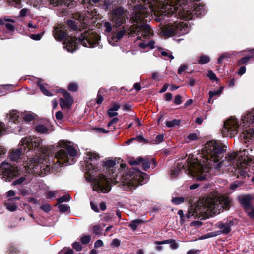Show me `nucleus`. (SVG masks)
<instances>
[{
    "mask_svg": "<svg viewBox=\"0 0 254 254\" xmlns=\"http://www.w3.org/2000/svg\"><path fill=\"white\" fill-rule=\"evenodd\" d=\"M99 154L96 152H86L85 178L92 181V187L98 192L107 193L111 190L110 183L120 181L123 189L127 191L134 190L138 185L146 183L148 175L139 170L131 168L126 169V165L120 164L121 170L117 173L113 168L114 161L109 160L105 162L100 160Z\"/></svg>",
    "mask_w": 254,
    "mask_h": 254,
    "instance_id": "obj_1",
    "label": "nucleus"
},
{
    "mask_svg": "<svg viewBox=\"0 0 254 254\" xmlns=\"http://www.w3.org/2000/svg\"><path fill=\"white\" fill-rule=\"evenodd\" d=\"M29 150H34L40 155L38 164L34 167L32 173H38L37 168L39 167L41 171L48 172L51 167L58 168L62 165H68L75 162L77 150L70 145V142L60 141L57 144L50 146H43L42 140L38 137L29 136L23 138L20 141V148L13 150L9 157L13 161H17L21 155Z\"/></svg>",
    "mask_w": 254,
    "mask_h": 254,
    "instance_id": "obj_2",
    "label": "nucleus"
},
{
    "mask_svg": "<svg viewBox=\"0 0 254 254\" xmlns=\"http://www.w3.org/2000/svg\"><path fill=\"white\" fill-rule=\"evenodd\" d=\"M226 147L220 141L211 140L207 142L202 148L201 153L194 159V163H196L197 166L201 167L203 170L202 175L198 177L201 181L206 179L209 176L210 169L214 167L219 169L224 164L221 160L224 156V152Z\"/></svg>",
    "mask_w": 254,
    "mask_h": 254,
    "instance_id": "obj_3",
    "label": "nucleus"
},
{
    "mask_svg": "<svg viewBox=\"0 0 254 254\" xmlns=\"http://www.w3.org/2000/svg\"><path fill=\"white\" fill-rule=\"evenodd\" d=\"M66 31L67 28L64 25H59L54 28L53 34L56 40H65V45L64 47L68 52H73L75 51L78 43L87 47L92 48L97 46L100 48L102 47V46L100 45L99 35L92 31H85L78 39L71 36L67 37Z\"/></svg>",
    "mask_w": 254,
    "mask_h": 254,
    "instance_id": "obj_4",
    "label": "nucleus"
},
{
    "mask_svg": "<svg viewBox=\"0 0 254 254\" xmlns=\"http://www.w3.org/2000/svg\"><path fill=\"white\" fill-rule=\"evenodd\" d=\"M230 200L227 196H210L200 200L195 206L197 214L206 216L219 213L223 209L229 208Z\"/></svg>",
    "mask_w": 254,
    "mask_h": 254,
    "instance_id": "obj_5",
    "label": "nucleus"
},
{
    "mask_svg": "<svg viewBox=\"0 0 254 254\" xmlns=\"http://www.w3.org/2000/svg\"><path fill=\"white\" fill-rule=\"evenodd\" d=\"M249 150L243 149L236 153L228 154L225 157V161L235 169L234 173L238 178H245L249 176L248 166L254 163L253 156L249 153Z\"/></svg>",
    "mask_w": 254,
    "mask_h": 254,
    "instance_id": "obj_6",
    "label": "nucleus"
},
{
    "mask_svg": "<svg viewBox=\"0 0 254 254\" xmlns=\"http://www.w3.org/2000/svg\"><path fill=\"white\" fill-rule=\"evenodd\" d=\"M196 158H190V156L188 159V161H185V163L181 162L178 164L176 167H174L170 170V175L171 178H175L178 176L182 170H184L186 173L191 174L193 176H196L197 180L198 177L203 175V170L201 167L197 166L196 163H193V160Z\"/></svg>",
    "mask_w": 254,
    "mask_h": 254,
    "instance_id": "obj_7",
    "label": "nucleus"
},
{
    "mask_svg": "<svg viewBox=\"0 0 254 254\" xmlns=\"http://www.w3.org/2000/svg\"><path fill=\"white\" fill-rule=\"evenodd\" d=\"M190 27L187 22L178 20L169 22L160 27V33L165 37L184 35L188 33Z\"/></svg>",
    "mask_w": 254,
    "mask_h": 254,
    "instance_id": "obj_8",
    "label": "nucleus"
},
{
    "mask_svg": "<svg viewBox=\"0 0 254 254\" xmlns=\"http://www.w3.org/2000/svg\"><path fill=\"white\" fill-rule=\"evenodd\" d=\"M239 124L237 120L231 117L227 120L224 123V127L222 130V135L224 137H234L238 132Z\"/></svg>",
    "mask_w": 254,
    "mask_h": 254,
    "instance_id": "obj_9",
    "label": "nucleus"
},
{
    "mask_svg": "<svg viewBox=\"0 0 254 254\" xmlns=\"http://www.w3.org/2000/svg\"><path fill=\"white\" fill-rule=\"evenodd\" d=\"M19 174L17 167L12 166L5 162L0 165V176L5 181H10L11 179Z\"/></svg>",
    "mask_w": 254,
    "mask_h": 254,
    "instance_id": "obj_10",
    "label": "nucleus"
},
{
    "mask_svg": "<svg viewBox=\"0 0 254 254\" xmlns=\"http://www.w3.org/2000/svg\"><path fill=\"white\" fill-rule=\"evenodd\" d=\"M126 15L124 9L121 7L113 10L111 14V19L117 27L122 26L125 22Z\"/></svg>",
    "mask_w": 254,
    "mask_h": 254,
    "instance_id": "obj_11",
    "label": "nucleus"
},
{
    "mask_svg": "<svg viewBox=\"0 0 254 254\" xmlns=\"http://www.w3.org/2000/svg\"><path fill=\"white\" fill-rule=\"evenodd\" d=\"M122 29H116V31L114 30L113 33H110L108 35V40L109 43L112 46L116 45L118 41L121 39L124 34L126 33L127 28L125 26H123Z\"/></svg>",
    "mask_w": 254,
    "mask_h": 254,
    "instance_id": "obj_12",
    "label": "nucleus"
},
{
    "mask_svg": "<svg viewBox=\"0 0 254 254\" xmlns=\"http://www.w3.org/2000/svg\"><path fill=\"white\" fill-rule=\"evenodd\" d=\"M129 162L131 166L142 164L143 169L147 170L150 167L151 164L154 162V161L153 159L148 157H138L136 159H130Z\"/></svg>",
    "mask_w": 254,
    "mask_h": 254,
    "instance_id": "obj_13",
    "label": "nucleus"
},
{
    "mask_svg": "<svg viewBox=\"0 0 254 254\" xmlns=\"http://www.w3.org/2000/svg\"><path fill=\"white\" fill-rule=\"evenodd\" d=\"M20 113L16 110H10L6 115L5 121L8 124H18L20 121Z\"/></svg>",
    "mask_w": 254,
    "mask_h": 254,
    "instance_id": "obj_14",
    "label": "nucleus"
},
{
    "mask_svg": "<svg viewBox=\"0 0 254 254\" xmlns=\"http://www.w3.org/2000/svg\"><path fill=\"white\" fill-rule=\"evenodd\" d=\"M63 95L64 99H60V105L62 109L69 108L73 103V99L66 91H63Z\"/></svg>",
    "mask_w": 254,
    "mask_h": 254,
    "instance_id": "obj_15",
    "label": "nucleus"
},
{
    "mask_svg": "<svg viewBox=\"0 0 254 254\" xmlns=\"http://www.w3.org/2000/svg\"><path fill=\"white\" fill-rule=\"evenodd\" d=\"M242 121L243 127H250V124L254 123V109L247 113L242 117Z\"/></svg>",
    "mask_w": 254,
    "mask_h": 254,
    "instance_id": "obj_16",
    "label": "nucleus"
},
{
    "mask_svg": "<svg viewBox=\"0 0 254 254\" xmlns=\"http://www.w3.org/2000/svg\"><path fill=\"white\" fill-rule=\"evenodd\" d=\"M253 197L251 194H247L242 197L240 199V203L243 206L245 211H248L252 207V201Z\"/></svg>",
    "mask_w": 254,
    "mask_h": 254,
    "instance_id": "obj_17",
    "label": "nucleus"
},
{
    "mask_svg": "<svg viewBox=\"0 0 254 254\" xmlns=\"http://www.w3.org/2000/svg\"><path fill=\"white\" fill-rule=\"evenodd\" d=\"M240 136L244 139V142L249 141L254 136V128L244 130Z\"/></svg>",
    "mask_w": 254,
    "mask_h": 254,
    "instance_id": "obj_18",
    "label": "nucleus"
},
{
    "mask_svg": "<svg viewBox=\"0 0 254 254\" xmlns=\"http://www.w3.org/2000/svg\"><path fill=\"white\" fill-rule=\"evenodd\" d=\"M37 84L41 90V91L45 95L48 96H52L53 95L52 93L49 92L47 88L48 87V85L47 84L44 83L43 82V80L41 79H39L37 81Z\"/></svg>",
    "mask_w": 254,
    "mask_h": 254,
    "instance_id": "obj_19",
    "label": "nucleus"
},
{
    "mask_svg": "<svg viewBox=\"0 0 254 254\" xmlns=\"http://www.w3.org/2000/svg\"><path fill=\"white\" fill-rule=\"evenodd\" d=\"M216 226L221 230L222 233L228 234L231 231L230 225L228 223L218 222L216 224Z\"/></svg>",
    "mask_w": 254,
    "mask_h": 254,
    "instance_id": "obj_20",
    "label": "nucleus"
},
{
    "mask_svg": "<svg viewBox=\"0 0 254 254\" xmlns=\"http://www.w3.org/2000/svg\"><path fill=\"white\" fill-rule=\"evenodd\" d=\"M144 223V221L141 219H135L132 220L128 225V226L133 231H134L136 230L138 225H141Z\"/></svg>",
    "mask_w": 254,
    "mask_h": 254,
    "instance_id": "obj_21",
    "label": "nucleus"
},
{
    "mask_svg": "<svg viewBox=\"0 0 254 254\" xmlns=\"http://www.w3.org/2000/svg\"><path fill=\"white\" fill-rule=\"evenodd\" d=\"M35 130L40 133H46L49 131L48 128L44 125L40 124L35 127Z\"/></svg>",
    "mask_w": 254,
    "mask_h": 254,
    "instance_id": "obj_22",
    "label": "nucleus"
},
{
    "mask_svg": "<svg viewBox=\"0 0 254 254\" xmlns=\"http://www.w3.org/2000/svg\"><path fill=\"white\" fill-rule=\"evenodd\" d=\"M26 16H30V18H32L33 15L31 14L30 10L26 8H24L22 9L19 14V17L23 18Z\"/></svg>",
    "mask_w": 254,
    "mask_h": 254,
    "instance_id": "obj_23",
    "label": "nucleus"
},
{
    "mask_svg": "<svg viewBox=\"0 0 254 254\" xmlns=\"http://www.w3.org/2000/svg\"><path fill=\"white\" fill-rule=\"evenodd\" d=\"M180 124V121L177 119H174L172 121H167L166 122V125L168 127H174L176 126H179Z\"/></svg>",
    "mask_w": 254,
    "mask_h": 254,
    "instance_id": "obj_24",
    "label": "nucleus"
},
{
    "mask_svg": "<svg viewBox=\"0 0 254 254\" xmlns=\"http://www.w3.org/2000/svg\"><path fill=\"white\" fill-rule=\"evenodd\" d=\"M6 208L10 211H14L16 210V205L12 202V199H9L8 201L5 204Z\"/></svg>",
    "mask_w": 254,
    "mask_h": 254,
    "instance_id": "obj_25",
    "label": "nucleus"
},
{
    "mask_svg": "<svg viewBox=\"0 0 254 254\" xmlns=\"http://www.w3.org/2000/svg\"><path fill=\"white\" fill-rule=\"evenodd\" d=\"M223 88L221 87V88L216 91H210L209 92V99L208 100V102L211 103V99L216 95L219 96L220 94L221 93Z\"/></svg>",
    "mask_w": 254,
    "mask_h": 254,
    "instance_id": "obj_26",
    "label": "nucleus"
},
{
    "mask_svg": "<svg viewBox=\"0 0 254 254\" xmlns=\"http://www.w3.org/2000/svg\"><path fill=\"white\" fill-rule=\"evenodd\" d=\"M161 55L164 57L166 60H168L169 58L171 59H174V57L172 54V53L169 50H164L161 52Z\"/></svg>",
    "mask_w": 254,
    "mask_h": 254,
    "instance_id": "obj_27",
    "label": "nucleus"
},
{
    "mask_svg": "<svg viewBox=\"0 0 254 254\" xmlns=\"http://www.w3.org/2000/svg\"><path fill=\"white\" fill-rule=\"evenodd\" d=\"M67 24L68 25V26L73 30H76L78 29V26L77 25V23H76L75 21L69 20L67 22Z\"/></svg>",
    "mask_w": 254,
    "mask_h": 254,
    "instance_id": "obj_28",
    "label": "nucleus"
},
{
    "mask_svg": "<svg viewBox=\"0 0 254 254\" xmlns=\"http://www.w3.org/2000/svg\"><path fill=\"white\" fill-rule=\"evenodd\" d=\"M91 237L90 235H83L81 237L80 241L83 244H87L91 240Z\"/></svg>",
    "mask_w": 254,
    "mask_h": 254,
    "instance_id": "obj_29",
    "label": "nucleus"
},
{
    "mask_svg": "<svg viewBox=\"0 0 254 254\" xmlns=\"http://www.w3.org/2000/svg\"><path fill=\"white\" fill-rule=\"evenodd\" d=\"M185 199L183 197H175L173 198L172 199V202L176 205L181 204L183 203Z\"/></svg>",
    "mask_w": 254,
    "mask_h": 254,
    "instance_id": "obj_30",
    "label": "nucleus"
},
{
    "mask_svg": "<svg viewBox=\"0 0 254 254\" xmlns=\"http://www.w3.org/2000/svg\"><path fill=\"white\" fill-rule=\"evenodd\" d=\"M57 192V190H49L46 194V197L47 199H52L55 197Z\"/></svg>",
    "mask_w": 254,
    "mask_h": 254,
    "instance_id": "obj_31",
    "label": "nucleus"
},
{
    "mask_svg": "<svg viewBox=\"0 0 254 254\" xmlns=\"http://www.w3.org/2000/svg\"><path fill=\"white\" fill-rule=\"evenodd\" d=\"M210 59L208 56L203 55L200 57L199 60V63L200 64H205L209 62Z\"/></svg>",
    "mask_w": 254,
    "mask_h": 254,
    "instance_id": "obj_32",
    "label": "nucleus"
},
{
    "mask_svg": "<svg viewBox=\"0 0 254 254\" xmlns=\"http://www.w3.org/2000/svg\"><path fill=\"white\" fill-rule=\"evenodd\" d=\"M70 198L71 197L69 195L66 194L59 198L58 199V202L59 203H60L63 202L68 201L70 200Z\"/></svg>",
    "mask_w": 254,
    "mask_h": 254,
    "instance_id": "obj_33",
    "label": "nucleus"
},
{
    "mask_svg": "<svg viewBox=\"0 0 254 254\" xmlns=\"http://www.w3.org/2000/svg\"><path fill=\"white\" fill-rule=\"evenodd\" d=\"M231 56V54L228 53H224L222 54L220 57L218 59L217 62L219 64H222V60L224 59H228L230 58Z\"/></svg>",
    "mask_w": 254,
    "mask_h": 254,
    "instance_id": "obj_34",
    "label": "nucleus"
},
{
    "mask_svg": "<svg viewBox=\"0 0 254 254\" xmlns=\"http://www.w3.org/2000/svg\"><path fill=\"white\" fill-rule=\"evenodd\" d=\"M52 0L57 1L58 2L64 3L68 7H69L70 5H71L72 3L74 1V0Z\"/></svg>",
    "mask_w": 254,
    "mask_h": 254,
    "instance_id": "obj_35",
    "label": "nucleus"
},
{
    "mask_svg": "<svg viewBox=\"0 0 254 254\" xmlns=\"http://www.w3.org/2000/svg\"><path fill=\"white\" fill-rule=\"evenodd\" d=\"M252 58V56H247L241 59L238 62L239 65L246 64L249 60Z\"/></svg>",
    "mask_w": 254,
    "mask_h": 254,
    "instance_id": "obj_36",
    "label": "nucleus"
},
{
    "mask_svg": "<svg viewBox=\"0 0 254 254\" xmlns=\"http://www.w3.org/2000/svg\"><path fill=\"white\" fill-rule=\"evenodd\" d=\"M174 241V239H170L161 241H155V244L157 245L166 244H171Z\"/></svg>",
    "mask_w": 254,
    "mask_h": 254,
    "instance_id": "obj_37",
    "label": "nucleus"
},
{
    "mask_svg": "<svg viewBox=\"0 0 254 254\" xmlns=\"http://www.w3.org/2000/svg\"><path fill=\"white\" fill-rule=\"evenodd\" d=\"M58 208L61 212H66L69 210V207L66 204H61L59 205Z\"/></svg>",
    "mask_w": 254,
    "mask_h": 254,
    "instance_id": "obj_38",
    "label": "nucleus"
},
{
    "mask_svg": "<svg viewBox=\"0 0 254 254\" xmlns=\"http://www.w3.org/2000/svg\"><path fill=\"white\" fill-rule=\"evenodd\" d=\"M6 131V127L4 123L0 122V137Z\"/></svg>",
    "mask_w": 254,
    "mask_h": 254,
    "instance_id": "obj_39",
    "label": "nucleus"
},
{
    "mask_svg": "<svg viewBox=\"0 0 254 254\" xmlns=\"http://www.w3.org/2000/svg\"><path fill=\"white\" fill-rule=\"evenodd\" d=\"M198 138V135L196 133H190L188 135L187 138L190 141L196 140Z\"/></svg>",
    "mask_w": 254,
    "mask_h": 254,
    "instance_id": "obj_40",
    "label": "nucleus"
},
{
    "mask_svg": "<svg viewBox=\"0 0 254 254\" xmlns=\"http://www.w3.org/2000/svg\"><path fill=\"white\" fill-rule=\"evenodd\" d=\"M72 247L77 251H80L82 247L79 242H75L72 244Z\"/></svg>",
    "mask_w": 254,
    "mask_h": 254,
    "instance_id": "obj_41",
    "label": "nucleus"
},
{
    "mask_svg": "<svg viewBox=\"0 0 254 254\" xmlns=\"http://www.w3.org/2000/svg\"><path fill=\"white\" fill-rule=\"evenodd\" d=\"M246 213L250 218L254 219V206L252 205L251 209L247 211Z\"/></svg>",
    "mask_w": 254,
    "mask_h": 254,
    "instance_id": "obj_42",
    "label": "nucleus"
},
{
    "mask_svg": "<svg viewBox=\"0 0 254 254\" xmlns=\"http://www.w3.org/2000/svg\"><path fill=\"white\" fill-rule=\"evenodd\" d=\"M68 90L71 91H76L77 90V85L74 83H71L68 85Z\"/></svg>",
    "mask_w": 254,
    "mask_h": 254,
    "instance_id": "obj_43",
    "label": "nucleus"
},
{
    "mask_svg": "<svg viewBox=\"0 0 254 254\" xmlns=\"http://www.w3.org/2000/svg\"><path fill=\"white\" fill-rule=\"evenodd\" d=\"M242 184V182H240L239 181H235L234 183H233L230 188L231 190H234L235 189H236L237 188H238V187H239L241 185V184Z\"/></svg>",
    "mask_w": 254,
    "mask_h": 254,
    "instance_id": "obj_44",
    "label": "nucleus"
},
{
    "mask_svg": "<svg viewBox=\"0 0 254 254\" xmlns=\"http://www.w3.org/2000/svg\"><path fill=\"white\" fill-rule=\"evenodd\" d=\"M207 76L211 80H217L215 74L211 70L208 71Z\"/></svg>",
    "mask_w": 254,
    "mask_h": 254,
    "instance_id": "obj_45",
    "label": "nucleus"
},
{
    "mask_svg": "<svg viewBox=\"0 0 254 254\" xmlns=\"http://www.w3.org/2000/svg\"><path fill=\"white\" fill-rule=\"evenodd\" d=\"M93 232L96 234H98L101 232V227L99 225H95L93 227Z\"/></svg>",
    "mask_w": 254,
    "mask_h": 254,
    "instance_id": "obj_46",
    "label": "nucleus"
},
{
    "mask_svg": "<svg viewBox=\"0 0 254 254\" xmlns=\"http://www.w3.org/2000/svg\"><path fill=\"white\" fill-rule=\"evenodd\" d=\"M182 103V98L180 95H177L174 99V103L176 105H180Z\"/></svg>",
    "mask_w": 254,
    "mask_h": 254,
    "instance_id": "obj_47",
    "label": "nucleus"
},
{
    "mask_svg": "<svg viewBox=\"0 0 254 254\" xmlns=\"http://www.w3.org/2000/svg\"><path fill=\"white\" fill-rule=\"evenodd\" d=\"M41 209L42 210H43V211H44L45 212H48L50 211V210L51 209V207H50V205L46 204L42 205L41 206Z\"/></svg>",
    "mask_w": 254,
    "mask_h": 254,
    "instance_id": "obj_48",
    "label": "nucleus"
},
{
    "mask_svg": "<svg viewBox=\"0 0 254 254\" xmlns=\"http://www.w3.org/2000/svg\"><path fill=\"white\" fill-rule=\"evenodd\" d=\"M43 34H31L30 37L35 40H39L42 36Z\"/></svg>",
    "mask_w": 254,
    "mask_h": 254,
    "instance_id": "obj_49",
    "label": "nucleus"
},
{
    "mask_svg": "<svg viewBox=\"0 0 254 254\" xmlns=\"http://www.w3.org/2000/svg\"><path fill=\"white\" fill-rule=\"evenodd\" d=\"M25 179V177H21V178L16 180L15 181H14L12 184L13 185H16L17 184H21L24 181Z\"/></svg>",
    "mask_w": 254,
    "mask_h": 254,
    "instance_id": "obj_50",
    "label": "nucleus"
},
{
    "mask_svg": "<svg viewBox=\"0 0 254 254\" xmlns=\"http://www.w3.org/2000/svg\"><path fill=\"white\" fill-rule=\"evenodd\" d=\"M105 31L107 32H110L112 30L111 24L109 22H105L104 24Z\"/></svg>",
    "mask_w": 254,
    "mask_h": 254,
    "instance_id": "obj_51",
    "label": "nucleus"
},
{
    "mask_svg": "<svg viewBox=\"0 0 254 254\" xmlns=\"http://www.w3.org/2000/svg\"><path fill=\"white\" fill-rule=\"evenodd\" d=\"M187 68V66L186 65H182L180 66L178 70V73L181 74Z\"/></svg>",
    "mask_w": 254,
    "mask_h": 254,
    "instance_id": "obj_52",
    "label": "nucleus"
},
{
    "mask_svg": "<svg viewBox=\"0 0 254 254\" xmlns=\"http://www.w3.org/2000/svg\"><path fill=\"white\" fill-rule=\"evenodd\" d=\"M163 139H164L163 135L160 134V135H158L156 136L155 141L157 143H159L163 141Z\"/></svg>",
    "mask_w": 254,
    "mask_h": 254,
    "instance_id": "obj_53",
    "label": "nucleus"
},
{
    "mask_svg": "<svg viewBox=\"0 0 254 254\" xmlns=\"http://www.w3.org/2000/svg\"><path fill=\"white\" fill-rule=\"evenodd\" d=\"M33 119H34V116L32 115L29 114H27L25 115L24 117V120L27 121H31L32 120H33Z\"/></svg>",
    "mask_w": 254,
    "mask_h": 254,
    "instance_id": "obj_54",
    "label": "nucleus"
},
{
    "mask_svg": "<svg viewBox=\"0 0 254 254\" xmlns=\"http://www.w3.org/2000/svg\"><path fill=\"white\" fill-rule=\"evenodd\" d=\"M73 250L71 249H68L65 252H64V250H62L61 252H59L58 254H73Z\"/></svg>",
    "mask_w": 254,
    "mask_h": 254,
    "instance_id": "obj_55",
    "label": "nucleus"
},
{
    "mask_svg": "<svg viewBox=\"0 0 254 254\" xmlns=\"http://www.w3.org/2000/svg\"><path fill=\"white\" fill-rule=\"evenodd\" d=\"M103 245V242L101 240H98L94 243V247L96 248L102 247Z\"/></svg>",
    "mask_w": 254,
    "mask_h": 254,
    "instance_id": "obj_56",
    "label": "nucleus"
},
{
    "mask_svg": "<svg viewBox=\"0 0 254 254\" xmlns=\"http://www.w3.org/2000/svg\"><path fill=\"white\" fill-rule=\"evenodd\" d=\"M111 245L115 247H119L120 245V241L117 239H114L112 241Z\"/></svg>",
    "mask_w": 254,
    "mask_h": 254,
    "instance_id": "obj_57",
    "label": "nucleus"
},
{
    "mask_svg": "<svg viewBox=\"0 0 254 254\" xmlns=\"http://www.w3.org/2000/svg\"><path fill=\"white\" fill-rule=\"evenodd\" d=\"M170 247L172 250H176L179 247V245L177 243H176L175 240L170 244Z\"/></svg>",
    "mask_w": 254,
    "mask_h": 254,
    "instance_id": "obj_58",
    "label": "nucleus"
},
{
    "mask_svg": "<svg viewBox=\"0 0 254 254\" xmlns=\"http://www.w3.org/2000/svg\"><path fill=\"white\" fill-rule=\"evenodd\" d=\"M94 130L99 133H106L109 132V131H107L104 129L102 128H96L94 129Z\"/></svg>",
    "mask_w": 254,
    "mask_h": 254,
    "instance_id": "obj_59",
    "label": "nucleus"
},
{
    "mask_svg": "<svg viewBox=\"0 0 254 254\" xmlns=\"http://www.w3.org/2000/svg\"><path fill=\"white\" fill-rule=\"evenodd\" d=\"M118 121V118L117 117L114 118L108 124V126L110 127L114 124H117Z\"/></svg>",
    "mask_w": 254,
    "mask_h": 254,
    "instance_id": "obj_60",
    "label": "nucleus"
},
{
    "mask_svg": "<svg viewBox=\"0 0 254 254\" xmlns=\"http://www.w3.org/2000/svg\"><path fill=\"white\" fill-rule=\"evenodd\" d=\"M108 113L110 117H113L118 115V113L117 112H114L113 110L111 109H109Z\"/></svg>",
    "mask_w": 254,
    "mask_h": 254,
    "instance_id": "obj_61",
    "label": "nucleus"
},
{
    "mask_svg": "<svg viewBox=\"0 0 254 254\" xmlns=\"http://www.w3.org/2000/svg\"><path fill=\"white\" fill-rule=\"evenodd\" d=\"M91 207L93 210H94L96 212H99V209L98 208L97 206L93 202H90Z\"/></svg>",
    "mask_w": 254,
    "mask_h": 254,
    "instance_id": "obj_62",
    "label": "nucleus"
},
{
    "mask_svg": "<svg viewBox=\"0 0 254 254\" xmlns=\"http://www.w3.org/2000/svg\"><path fill=\"white\" fill-rule=\"evenodd\" d=\"M56 118L57 120H61L63 118V115L61 111H58L56 113Z\"/></svg>",
    "mask_w": 254,
    "mask_h": 254,
    "instance_id": "obj_63",
    "label": "nucleus"
},
{
    "mask_svg": "<svg viewBox=\"0 0 254 254\" xmlns=\"http://www.w3.org/2000/svg\"><path fill=\"white\" fill-rule=\"evenodd\" d=\"M103 100H104L103 97L101 95L98 94L97 95L96 103L98 104H100L103 102Z\"/></svg>",
    "mask_w": 254,
    "mask_h": 254,
    "instance_id": "obj_64",
    "label": "nucleus"
}]
</instances>
